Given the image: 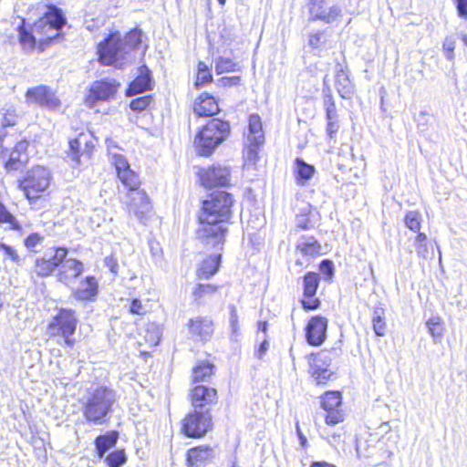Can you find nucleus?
I'll list each match as a JSON object with an SVG mask.
<instances>
[{"label":"nucleus","mask_w":467,"mask_h":467,"mask_svg":"<svg viewBox=\"0 0 467 467\" xmlns=\"http://www.w3.org/2000/svg\"><path fill=\"white\" fill-rule=\"evenodd\" d=\"M67 25V18L61 8L49 4L38 20L32 25H26L23 18L16 31L18 42L26 52L43 53L57 41L64 38L60 31Z\"/></svg>","instance_id":"1"},{"label":"nucleus","mask_w":467,"mask_h":467,"mask_svg":"<svg viewBox=\"0 0 467 467\" xmlns=\"http://www.w3.org/2000/svg\"><path fill=\"white\" fill-rule=\"evenodd\" d=\"M234 202L230 193L220 190L211 192L206 199V244L212 243L216 248V252L206 260V277L214 275L220 267Z\"/></svg>","instance_id":"2"},{"label":"nucleus","mask_w":467,"mask_h":467,"mask_svg":"<svg viewBox=\"0 0 467 467\" xmlns=\"http://www.w3.org/2000/svg\"><path fill=\"white\" fill-rule=\"evenodd\" d=\"M111 166L115 170L116 179L127 191V212L140 220L146 219L152 210V203L147 192L141 188L140 173L131 168L125 156L119 153L112 155Z\"/></svg>","instance_id":"3"},{"label":"nucleus","mask_w":467,"mask_h":467,"mask_svg":"<svg viewBox=\"0 0 467 467\" xmlns=\"http://www.w3.org/2000/svg\"><path fill=\"white\" fill-rule=\"evenodd\" d=\"M142 43V31L131 28L124 36L119 30L109 31L97 44V60L101 66L120 69L131 52L137 51Z\"/></svg>","instance_id":"4"},{"label":"nucleus","mask_w":467,"mask_h":467,"mask_svg":"<svg viewBox=\"0 0 467 467\" xmlns=\"http://www.w3.org/2000/svg\"><path fill=\"white\" fill-rule=\"evenodd\" d=\"M51 182L52 173L48 168L34 165L17 181V187L30 207L38 210L49 202Z\"/></svg>","instance_id":"5"},{"label":"nucleus","mask_w":467,"mask_h":467,"mask_svg":"<svg viewBox=\"0 0 467 467\" xmlns=\"http://www.w3.org/2000/svg\"><path fill=\"white\" fill-rule=\"evenodd\" d=\"M115 402V393L109 387L99 386L89 391L81 405V412L86 423L107 424L114 410Z\"/></svg>","instance_id":"6"},{"label":"nucleus","mask_w":467,"mask_h":467,"mask_svg":"<svg viewBox=\"0 0 467 467\" xmlns=\"http://www.w3.org/2000/svg\"><path fill=\"white\" fill-rule=\"evenodd\" d=\"M79 320L78 313L70 307H58L47 325L49 339L62 340L64 346L72 348L76 343V332Z\"/></svg>","instance_id":"7"},{"label":"nucleus","mask_w":467,"mask_h":467,"mask_svg":"<svg viewBox=\"0 0 467 467\" xmlns=\"http://www.w3.org/2000/svg\"><path fill=\"white\" fill-rule=\"evenodd\" d=\"M98 138L88 129H80L78 134L68 140L67 156L76 166L88 161L94 156L98 146Z\"/></svg>","instance_id":"8"},{"label":"nucleus","mask_w":467,"mask_h":467,"mask_svg":"<svg viewBox=\"0 0 467 467\" xmlns=\"http://www.w3.org/2000/svg\"><path fill=\"white\" fill-rule=\"evenodd\" d=\"M120 86V82L115 78H106L93 81L85 95V105L88 108H94L99 102L114 100Z\"/></svg>","instance_id":"9"},{"label":"nucleus","mask_w":467,"mask_h":467,"mask_svg":"<svg viewBox=\"0 0 467 467\" xmlns=\"http://www.w3.org/2000/svg\"><path fill=\"white\" fill-rule=\"evenodd\" d=\"M50 257L46 255L37 256L33 263L31 273L39 278H46L57 273V268L63 264L68 254L66 246H53Z\"/></svg>","instance_id":"10"},{"label":"nucleus","mask_w":467,"mask_h":467,"mask_svg":"<svg viewBox=\"0 0 467 467\" xmlns=\"http://www.w3.org/2000/svg\"><path fill=\"white\" fill-rule=\"evenodd\" d=\"M25 97L26 102L51 110H55L61 106V101L56 92L47 85H38L27 88Z\"/></svg>","instance_id":"11"},{"label":"nucleus","mask_w":467,"mask_h":467,"mask_svg":"<svg viewBox=\"0 0 467 467\" xmlns=\"http://www.w3.org/2000/svg\"><path fill=\"white\" fill-rule=\"evenodd\" d=\"M230 134V125L219 119L206 121V156L212 154L214 149L224 141Z\"/></svg>","instance_id":"12"},{"label":"nucleus","mask_w":467,"mask_h":467,"mask_svg":"<svg viewBox=\"0 0 467 467\" xmlns=\"http://www.w3.org/2000/svg\"><path fill=\"white\" fill-rule=\"evenodd\" d=\"M99 281L93 275H86L78 286L71 290L73 298L80 304L94 303L99 296Z\"/></svg>","instance_id":"13"},{"label":"nucleus","mask_w":467,"mask_h":467,"mask_svg":"<svg viewBox=\"0 0 467 467\" xmlns=\"http://www.w3.org/2000/svg\"><path fill=\"white\" fill-rule=\"evenodd\" d=\"M84 272L85 265L81 260L76 257H67L65 262L57 268L56 279L57 283L64 286L71 287Z\"/></svg>","instance_id":"14"},{"label":"nucleus","mask_w":467,"mask_h":467,"mask_svg":"<svg viewBox=\"0 0 467 467\" xmlns=\"http://www.w3.org/2000/svg\"><path fill=\"white\" fill-rule=\"evenodd\" d=\"M331 352L323 350L317 354H311L308 358L312 377L317 384H323L328 380L333 372L328 368L331 364Z\"/></svg>","instance_id":"15"},{"label":"nucleus","mask_w":467,"mask_h":467,"mask_svg":"<svg viewBox=\"0 0 467 467\" xmlns=\"http://www.w3.org/2000/svg\"><path fill=\"white\" fill-rule=\"evenodd\" d=\"M342 398L338 391H327L322 397L321 406L327 411L326 423L335 425L343 421V414L339 410Z\"/></svg>","instance_id":"16"},{"label":"nucleus","mask_w":467,"mask_h":467,"mask_svg":"<svg viewBox=\"0 0 467 467\" xmlns=\"http://www.w3.org/2000/svg\"><path fill=\"white\" fill-rule=\"evenodd\" d=\"M153 87L154 82L151 71L146 65H141L138 68V75L125 89V95L127 97H132L146 91H150L153 89Z\"/></svg>","instance_id":"17"},{"label":"nucleus","mask_w":467,"mask_h":467,"mask_svg":"<svg viewBox=\"0 0 467 467\" xmlns=\"http://www.w3.org/2000/svg\"><path fill=\"white\" fill-rule=\"evenodd\" d=\"M309 11L312 19L326 23H333L341 14L337 5L328 6L327 0H310Z\"/></svg>","instance_id":"18"},{"label":"nucleus","mask_w":467,"mask_h":467,"mask_svg":"<svg viewBox=\"0 0 467 467\" xmlns=\"http://www.w3.org/2000/svg\"><path fill=\"white\" fill-rule=\"evenodd\" d=\"M327 319L326 317H313L306 328V341L311 346H320L326 339Z\"/></svg>","instance_id":"19"},{"label":"nucleus","mask_w":467,"mask_h":467,"mask_svg":"<svg viewBox=\"0 0 467 467\" xmlns=\"http://www.w3.org/2000/svg\"><path fill=\"white\" fill-rule=\"evenodd\" d=\"M27 140L18 141L11 150L9 157L5 161L4 167L7 171H15L24 168L28 162Z\"/></svg>","instance_id":"20"},{"label":"nucleus","mask_w":467,"mask_h":467,"mask_svg":"<svg viewBox=\"0 0 467 467\" xmlns=\"http://www.w3.org/2000/svg\"><path fill=\"white\" fill-rule=\"evenodd\" d=\"M296 252L300 254L303 259H297L296 265H303L314 256L319 254L320 244L314 236H301L296 243Z\"/></svg>","instance_id":"21"},{"label":"nucleus","mask_w":467,"mask_h":467,"mask_svg":"<svg viewBox=\"0 0 467 467\" xmlns=\"http://www.w3.org/2000/svg\"><path fill=\"white\" fill-rule=\"evenodd\" d=\"M202 412H191L182 420V431L190 438H201L204 430L202 427Z\"/></svg>","instance_id":"22"},{"label":"nucleus","mask_w":467,"mask_h":467,"mask_svg":"<svg viewBox=\"0 0 467 467\" xmlns=\"http://www.w3.org/2000/svg\"><path fill=\"white\" fill-rule=\"evenodd\" d=\"M204 378L203 367L196 366L192 370V383L194 387L191 392V402L194 408H202L204 400V386L199 384Z\"/></svg>","instance_id":"23"},{"label":"nucleus","mask_w":467,"mask_h":467,"mask_svg":"<svg viewBox=\"0 0 467 467\" xmlns=\"http://www.w3.org/2000/svg\"><path fill=\"white\" fill-rule=\"evenodd\" d=\"M119 439V432L115 430L109 431L105 434L99 435L94 440L96 453L99 458H103L106 451L114 447Z\"/></svg>","instance_id":"24"},{"label":"nucleus","mask_w":467,"mask_h":467,"mask_svg":"<svg viewBox=\"0 0 467 467\" xmlns=\"http://www.w3.org/2000/svg\"><path fill=\"white\" fill-rule=\"evenodd\" d=\"M247 142L264 144L265 134L262 120L259 115L252 114L248 119Z\"/></svg>","instance_id":"25"},{"label":"nucleus","mask_w":467,"mask_h":467,"mask_svg":"<svg viewBox=\"0 0 467 467\" xmlns=\"http://www.w3.org/2000/svg\"><path fill=\"white\" fill-rule=\"evenodd\" d=\"M230 171L226 167L217 166L206 171V186L226 185L229 182Z\"/></svg>","instance_id":"26"},{"label":"nucleus","mask_w":467,"mask_h":467,"mask_svg":"<svg viewBox=\"0 0 467 467\" xmlns=\"http://www.w3.org/2000/svg\"><path fill=\"white\" fill-rule=\"evenodd\" d=\"M20 114L14 105H9L0 109V125L1 128H12L18 124Z\"/></svg>","instance_id":"27"},{"label":"nucleus","mask_w":467,"mask_h":467,"mask_svg":"<svg viewBox=\"0 0 467 467\" xmlns=\"http://www.w3.org/2000/svg\"><path fill=\"white\" fill-rule=\"evenodd\" d=\"M143 343L149 348H155L159 345L161 339V327L153 322H149L145 325L143 334Z\"/></svg>","instance_id":"28"},{"label":"nucleus","mask_w":467,"mask_h":467,"mask_svg":"<svg viewBox=\"0 0 467 467\" xmlns=\"http://www.w3.org/2000/svg\"><path fill=\"white\" fill-rule=\"evenodd\" d=\"M336 88L343 99H348L353 94V85L349 79L348 74L343 69L337 72Z\"/></svg>","instance_id":"29"},{"label":"nucleus","mask_w":467,"mask_h":467,"mask_svg":"<svg viewBox=\"0 0 467 467\" xmlns=\"http://www.w3.org/2000/svg\"><path fill=\"white\" fill-rule=\"evenodd\" d=\"M296 174V180L298 184H305V182L310 180L315 173V167L305 162L302 159L296 158L295 161Z\"/></svg>","instance_id":"30"},{"label":"nucleus","mask_w":467,"mask_h":467,"mask_svg":"<svg viewBox=\"0 0 467 467\" xmlns=\"http://www.w3.org/2000/svg\"><path fill=\"white\" fill-rule=\"evenodd\" d=\"M8 224L11 230L22 233L23 226L16 216L7 209L5 203L0 201V225Z\"/></svg>","instance_id":"31"},{"label":"nucleus","mask_w":467,"mask_h":467,"mask_svg":"<svg viewBox=\"0 0 467 467\" xmlns=\"http://www.w3.org/2000/svg\"><path fill=\"white\" fill-rule=\"evenodd\" d=\"M204 463V447L196 446L187 451L188 467H202Z\"/></svg>","instance_id":"32"},{"label":"nucleus","mask_w":467,"mask_h":467,"mask_svg":"<svg viewBox=\"0 0 467 467\" xmlns=\"http://www.w3.org/2000/svg\"><path fill=\"white\" fill-rule=\"evenodd\" d=\"M153 101L154 97L153 95L150 94L133 99L132 100H130L129 106L132 111L140 113L144 110L149 109Z\"/></svg>","instance_id":"33"},{"label":"nucleus","mask_w":467,"mask_h":467,"mask_svg":"<svg viewBox=\"0 0 467 467\" xmlns=\"http://www.w3.org/2000/svg\"><path fill=\"white\" fill-rule=\"evenodd\" d=\"M126 462L127 455L123 449L115 450L104 458V462L108 467H121Z\"/></svg>","instance_id":"34"},{"label":"nucleus","mask_w":467,"mask_h":467,"mask_svg":"<svg viewBox=\"0 0 467 467\" xmlns=\"http://www.w3.org/2000/svg\"><path fill=\"white\" fill-rule=\"evenodd\" d=\"M304 296H315L319 285V276L316 273H307L303 280Z\"/></svg>","instance_id":"35"},{"label":"nucleus","mask_w":467,"mask_h":467,"mask_svg":"<svg viewBox=\"0 0 467 467\" xmlns=\"http://www.w3.org/2000/svg\"><path fill=\"white\" fill-rule=\"evenodd\" d=\"M262 144L250 143L246 145L244 150V161L245 167L254 166L258 160V149Z\"/></svg>","instance_id":"36"},{"label":"nucleus","mask_w":467,"mask_h":467,"mask_svg":"<svg viewBox=\"0 0 467 467\" xmlns=\"http://www.w3.org/2000/svg\"><path fill=\"white\" fill-rule=\"evenodd\" d=\"M229 309H230L229 323H230V328H231L230 337L233 341H237L241 335L237 309H236L235 306H234V305H231L229 306Z\"/></svg>","instance_id":"37"},{"label":"nucleus","mask_w":467,"mask_h":467,"mask_svg":"<svg viewBox=\"0 0 467 467\" xmlns=\"http://www.w3.org/2000/svg\"><path fill=\"white\" fill-rule=\"evenodd\" d=\"M404 223L410 230L419 233L420 230L421 215L416 211H410L406 214Z\"/></svg>","instance_id":"38"},{"label":"nucleus","mask_w":467,"mask_h":467,"mask_svg":"<svg viewBox=\"0 0 467 467\" xmlns=\"http://www.w3.org/2000/svg\"><path fill=\"white\" fill-rule=\"evenodd\" d=\"M416 254L425 260H431L434 257V244L427 242L415 245Z\"/></svg>","instance_id":"39"},{"label":"nucleus","mask_w":467,"mask_h":467,"mask_svg":"<svg viewBox=\"0 0 467 467\" xmlns=\"http://www.w3.org/2000/svg\"><path fill=\"white\" fill-rule=\"evenodd\" d=\"M128 312L132 316H145L149 311L140 298L130 300Z\"/></svg>","instance_id":"40"},{"label":"nucleus","mask_w":467,"mask_h":467,"mask_svg":"<svg viewBox=\"0 0 467 467\" xmlns=\"http://www.w3.org/2000/svg\"><path fill=\"white\" fill-rule=\"evenodd\" d=\"M0 251H2L13 263L16 265H20L22 263V257L13 246L5 243H0Z\"/></svg>","instance_id":"41"},{"label":"nucleus","mask_w":467,"mask_h":467,"mask_svg":"<svg viewBox=\"0 0 467 467\" xmlns=\"http://www.w3.org/2000/svg\"><path fill=\"white\" fill-rule=\"evenodd\" d=\"M44 237L39 233L29 234L23 241L25 247L29 251H35L36 245L42 243Z\"/></svg>","instance_id":"42"},{"label":"nucleus","mask_w":467,"mask_h":467,"mask_svg":"<svg viewBox=\"0 0 467 467\" xmlns=\"http://www.w3.org/2000/svg\"><path fill=\"white\" fill-rule=\"evenodd\" d=\"M456 46V40L453 36H446L443 44H442V49L444 52V55L448 60H452L454 58V49Z\"/></svg>","instance_id":"43"},{"label":"nucleus","mask_w":467,"mask_h":467,"mask_svg":"<svg viewBox=\"0 0 467 467\" xmlns=\"http://www.w3.org/2000/svg\"><path fill=\"white\" fill-rule=\"evenodd\" d=\"M373 329L377 336L382 337L386 333V323L378 311L373 317Z\"/></svg>","instance_id":"44"},{"label":"nucleus","mask_w":467,"mask_h":467,"mask_svg":"<svg viewBox=\"0 0 467 467\" xmlns=\"http://www.w3.org/2000/svg\"><path fill=\"white\" fill-rule=\"evenodd\" d=\"M235 63L230 58H220L216 63V71L221 74L235 70Z\"/></svg>","instance_id":"45"},{"label":"nucleus","mask_w":467,"mask_h":467,"mask_svg":"<svg viewBox=\"0 0 467 467\" xmlns=\"http://www.w3.org/2000/svg\"><path fill=\"white\" fill-rule=\"evenodd\" d=\"M326 115L327 121H337L336 105L331 97L326 100Z\"/></svg>","instance_id":"46"},{"label":"nucleus","mask_w":467,"mask_h":467,"mask_svg":"<svg viewBox=\"0 0 467 467\" xmlns=\"http://www.w3.org/2000/svg\"><path fill=\"white\" fill-rule=\"evenodd\" d=\"M427 327L432 337H440L441 335V327L439 317H432L427 321Z\"/></svg>","instance_id":"47"},{"label":"nucleus","mask_w":467,"mask_h":467,"mask_svg":"<svg viewBox=\"0 0 467 467\" xmlns=\"http://www.w3.org/2000/svg\"><path fill=\"white\" fill-rule=\"evenodd\" d=\"M194 148L196 154L198 156L204 155V137H203V129H201L198 130L195 141H194Z\"/></svg>","instance_id":"48"},{"label":"nucleus","mask_w":467,"mask_h":467,"mask_svg":"<svg viewBox=\"0 0 467 467\" xmlns=\"http://www.w3.org/2000/svg\"><path fill=\"white\" fill-rule=\"evenodd\" d=\"M302 306L306 310H315L319 307L320 301L314 296H304L301 301Z\"/></svg>","instance_id":"49"},{"label":"nucleus","mask_w":467,"mask_h":467,"mask_svg":"<svg viewBox=\"0 0 467 467\" xmlns=\"http://www.w3.org/2000/svg\"><path fill=\"white\" fill-rule=\"evenodd\" d=\"M218 102L213 97H210L206 94V117L213 116L219 112Z\"/></svg>","instance_id":"50"},{"label":"nucleus","mask_w":467,"mask_h":467,"mask_svg":"<svg viewBox=\"0 0 467 467\" xmlns=\"http://www.w3.org/2000/svg\"><path fill=\"white\" fill-rule=\"evenodd\" d=\"M105 265L109 268V270L114 274L118 273L119 264L116 257L113 255L107 256L104 260Z\"/></svg>","instance_id":"51"},{"label":"nucleus","mask_w":467,"mask_h":467,"mask_svg":"<svg viewBox=\"0 0 467 467\" xmlns=\"http://www.w3.org/2000/svg\"><path fill=\"white\" fill-rule=\"evenodd\" d=\"M460 17L467 19V0H454Z\"/></svg>","instance_id":"52"},{"label":"nucleus","mask_w":467,"mask_h":467,"mask_svg":"<svg viewBox=\"0 0 467 467\" xmlns=\"http://www.w3.org/2000/svg\"><path fill=\"white\" fill-rule=\"evenodd\" d=\"M322 32H316L309 35L308 43L313 48H317L320 47L322 41Z\"/></svg>","instance_id":"53"},{"label":"nucleus","mask_w":467,"mask_h":467,"mask_svg":"<svg viewBox=\"0 0 467 467\" xmlns=\"http://www.w3.org/2000/svg\"><path fill=\"white\" fill-rule=\"evenodd\" d=\"M190 332L192 335H200L202 333V320H190L188 323Z\"/></svg>","instance_id":"54"},{"label":"nucleus","mask_w":467,"mask_h":467,"mask_svg":"<svg viewBox=\"0 0 467 467\" xmlns=\"http://www.w3.org/2000/svg\"><path fill=\"white\" fill-rule=\"evenodd\" d=\"M202 65L203 64L202 62L199 63L198 72H197L196 79L194 81V87L196 88H200L204 84V74H202V72L204 71V68L202 67Z\"/></svg>","instance_id":"55"},{"label":"nucleus","mask_w":467,"mask_h":467,"mask_svg":"<svg viewBox=\"0 0 467 467\" xmlns=\"http://www.w3.org/2000/svg\"><path fill=\"white\" fill-rule=\"evenodd\" d=\"M204 99L202 96H199L198 100L193 105V111L198 118L204 116V108L202 107V102Z\"/></svg>","instance_id":"56"},{"label":"nucleus","mask_w":467,"mask_h":467,"mask_svg":"<svg viewBox=\"0 0 467 467\" xmlns=\"http://www.w3.org/2000/svg\"><path fill=\"white\" fill-rule=\"evenodd\" d=\"M320 270L327 275H332L333 274V264L332 262L328 261V260H324L321 265H320Z\"/></svg>","instance_id":"57"},{"label":"nucleus","mask_w":467,"mask_h":467,"mask_svg":"<svg viewBox=\"0 0 467 467\" xmlns=\"http://www.w3.org/2000/svg\"><path fill=\"white\" fill-rule=\"evenodd\" d=\"M337 130H338L337 121H327V133L330 139H332L334 137V135L337 132Z\"/></svg>","instance_id":"58"},{"label":"nucleus","mask_w":467,"mask_h":467,"mask_svg":"<svg viewBox=\"0 0 467 467\" xmlns=\"http://www.w3.org/2000/svg\"><path fill=\"white\" fill-rule=\"evenodd\" d=\"M217 400V391L215 389L206 388V404L214 403Z\"/></svg>","instance_id":"59"},{"label":"nucleus","mask_w":467,"mask_h":467,"mask_svg":"<svg viewBox=\"0 0 467 467\" xmlns=\"http://www.w3.org/2000/svg\"><path fill=\"white\" fill-rule=\"evenodd\" d=\"M268 347H269V343H268L267 339L265 338L256 352V356L259 359L263 358L264 355L266 353V351L268 349Z\"/></svg>","instance_id":"60"},{"label":"nucleus","mask_w":467,"mask_h":467,"mask_svg":"<svg viewBox=\"0 0 467 467\" xmlns=\"http://www.w3.org/2000/svg\"><path fill=\"white\" fill-rule=\"evenodd\" d=\"M429 242L428 239H427V235L423 233H418V235L416 236L415 238V243H414V245L416 244H423V243H427Z\"/></svg>","instance_id":"61"},{"label":"nucleus","mask_w":467,"mask_h":467,"mask_svg":"<svg viewBox=\"0 0 467 467\" xmlns=\"http://www.w3.org/2000/svg\"><path fill=\"white\" fill-rule=\"evenodd\" d=\"M296 433H297L298 438H299V440H300V443H301V445H302L303 447H305V446L306 445L307 441H306V436L302 433V431H301V430H300V428H299L298 423L296 424Z\"/></svg>","instance_id":"62"},{"label":"nucleus","mask_w":467,"mask_h":467,"mask_svg":"<svg viewBox=\"0 0 467 467\" xmlns=\"http://www.w3.org/2000/svg\"><path fill=\"white\" fill-rule=\"evenodd\" d=\"M310 467H336L335 465L326 462H316L311 464Z\"/></svg>","instance_id":"63"},{"label":"nucleus","mask_w":467,"mask_h":467,"mask_svg":"<svg viewBox=\"0 0 467 467\" xmlns=\"http://www.w3.org/2000/svg\"><path fill=\"white\" fill-rule=\"evenodd\" d=\"M216 290H217L216 285H206V295L213 294L216 292Z\"/></svg>","instance_id":"64"}]
</instances>
